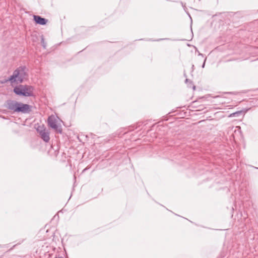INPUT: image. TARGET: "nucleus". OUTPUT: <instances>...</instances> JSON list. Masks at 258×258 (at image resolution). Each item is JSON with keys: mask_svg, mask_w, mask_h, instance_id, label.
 Wrapping results in <instances>:
<instances>
[{"mask_svg": "<svg viewBox=\"0 0 258 258\" xmlns=\"http://www.w3.org/2000/svg\"><path fill=\"white\" fill-rule=\"evenodd\" d=\"M26 68L20 67L14 72L13 75L8 79L11 83H22L26 76Z\"/></svg>", "mask_w": 258, "mask_h": 258, "instance_id": "nucleus-1", "label": "nucleus"}, {"mask_svg": "<svg viewBox=\"0 0 258 258\" xmlns=\"http://www.w3.org/2000/svg\"><path fill=\"white\" fill-rule=\"evenodd\" d=\"M14 92L17 95L27 97L31 96L33 94L31 87L21 85L15 87Z\"/></svg>", "mask_w": 258, "mask_h": 258, "instance_id": "nucleus-2", "label": "nucleus"}, {"mask_svg": "<svg viewBox=\"0 0 258 258\" xmlns=\"http://www.w3.org/2000/svg\"><path fill=\"white\" fill-rule=\"evenodd\" d=\"M59 118L54 116L50 115L48 117L47 121L48 125L53 128L56 132L59 134L62 133V129L61 125L58 124Z\"/></svg>", "mask_w": 258, "mask_h": 258, "instance_id": "nucleus-3", "label": "nucleus"}, {"mask_svg": "<svg viewBox=\"0 0 258 258\" xmlns=\"http://www.w3.org/2000/svg\"><path fill=\"white\" fill-rule=\"evenodd\" d=\"M37 130V132L39 133L41 139L44 142L46 143L48 142L50 140L49 132L45 128L41 126H39Z\"/></svg>", "mask_w": 258, "mask_h": 258, "instance_id": "nucleus-4", "label": "nucleus"}, {"mask_svg": "<svg viewBox=\"0 0 258 258\" xmlns=\"http://www.w3.org/2000/svg\"><path fill=\"white\" fill-rule=\"evenodd\" d=\"M31 106L27 104H24L19 102L18 108L16 109V112H21L22 113H28L31 111Z\"/></svg>", "mask_w": 258, "mask_h": 258, "instance_id": "nucleus-5", "label": "nucleus"}, {"mask_svg": "<svg viewBox=\"0 0 258 258\" xmlns=\"http://www.w3.org/2000/svg\"><path fill=\"white\" fill-rule=\"evenodd\" d=\"M19 102L16 101L9 100L7 101V107L10 110L16 112Z\"/></svg>", "mask_w": 258, "mask_h": 258, "instance_id": "nucleus-6", "label": "nucleus"}, {"mask_svg": "<svg viewBox=\"0 0 258 258\" xmlns=\"http://www.w3.org/2000/svg\"><path fill=\"white\" fill-rule=\"evenodd\" d=\"M33 18L36 23L41 25H45L48 21L47 19L42 18L39 16L34 15Z\"/></svg>", "mask_w": 258, "mask_h": 258, "instance_id": "nucleus-7", "label": "nucleus"}, {"mask_svg": "<svg viewBox=\"0 0 258 258\" xmlns=\"http://www.w3.org/2000/svg\"><path fill=\"white\" fill-rule=\"evenodd\" d=\"M242 113V111H237V112H234L233 113L230 114L229 116L230 117L238 116L239 115H241Z\"/></svg>", "mask_w": 258, "mask_h": 258, "instance_id": "nucleus-8", "label": "nucleus"}, {"mask_svg": "<svg viewBox=\"0 0 258 258\" xmlns=\"http://www.w3.org/2000/svg\"><path fill=\"white\" fill-rule=\"evenodd\" d=\"M41 43L44 48H46V42L45 41L43 36H41Z\"/></svg>", "mask_w": 258, "mask_h": 258, "instance_id": "nucleus-9", "label": "nucleus"}, {"mask_svg": "<svg viewBox=\"0 0 258 258\" xmlns=\"http://www.w3.org/2000/svg\"><path fill=\"white\" fill-rule=\"evenodd\" d=\"M189 82V80L188 79H186L185 80V83H187V82Z\"/></svg>", "mask_w": 258, "mask_h": 258, "instance_id": "nucleus-10", "label": "nucleus"}, {"mask_svg": "<svg viewBox=\"0 0 258 258\" xmlns=\"http://www.w3.org/2000/svg\"><path fill=\"white\" fill-rule=\"evenodd\" d=\"M192 88H193L194 90H195L196 86L195 85H193Z\"/></svg>", "mask_w": 258, "mask_h": 258, "instance_id": "nucleus-11", "label": "nucleus"}, {"mask_svg": "<svg viewBox=\"0 0 258 258\" xmlns=\"http://www.w3.org/2000/svg\"><path fill=\"white\" fill-rule=\"evenodd\" d=\"M205 66V62L204 63V64H203V68H204Z\"/></svg>", "mask_w": 258, "mask_h": 258, "instance_id": "nucleus-12", "label": "nucleus"}, {"mask_svg": "<svg viewBox=\"0 0 258 258\" xmlns=\"http://www.w3.org/2000/svg\"><path fill=\"white\" fill-rule=\"evenodd\" d=\"M85 170H86V169H84L82 172H84V171H85Z\"/></svg>", "mask_w": 258, "mask_h": 258, "instance_id": "nucleus-13", "label": "nucleus"}]
</instances>
